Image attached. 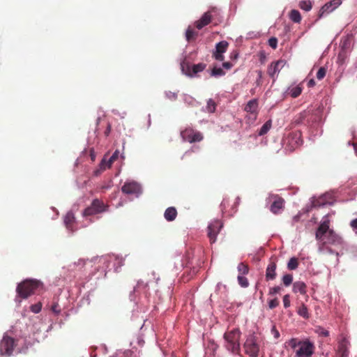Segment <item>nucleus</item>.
<instances>
[{
  "instance_id": "nucleus-1",
  "label": "nucleus",
  "mask_w": 357,
  "mask_h": 357,
  "mask_svg": "<svg viewBox=\"0 0 357 357\" xmlns=\"http://www.w3.org/2000/svg\"><path fill=\"white\" fill-rule=\"evenodd\" d=\"M288 345L295 352L296 357H312L314 352L315 346L309 339L301 340L298 338H291Z\"/></svg>"
},
{
  "instance_id": "nucleus-2",
  "label": "nucleus",
  "mask_w": 357,
  "mask_h": 357,
  "mask_svg": "<svg viewBox=\"0 0 357 357\" xmlns=\"http://www.w3.org/2000/svg\"><path fill=\"white\" fill-rule=\"evenodd\" d=\"M329 226L330 220L326 215L324 218L315 234L316 239L324 244L334 243L338 238L335 232L329 229Z\"/></svg>"
},
{
  "instance_id": "nucleus-3",
  "label": "nucleus",
  "mask_w": 357,
  "mask_h": 357,
  "mask_svg": "<svg viewBox=\"0 0 357 357\" xmlns=\"http://www.w3.org/2000/svg\"><path fill=\"white\" fill-rule=\"evenodd\" d=\"M40 287L42 283L39 280L27 279L18 284L16 291L20 298L25 299L34 294Z\"/></svg>"
},
{
  "instance_id": "nucleus-4",
  "label": "nucleus",
  "mask_w": 357,
  "mask_h": 357,
  "mask_svg": "<svg viewBox=\"0 0 357 357\" xmlns=\"http://www.w3.org/2000/svg\"><path fill=\"white\" fill-rule=\"evenodd\" d=\"M241 333L238 328L227 331L224 334L226 348L233 354H238L240 351V338Z\"/></svg>"
},
{
  "instance_id": "nucleus-5",
  "label": "nucleus",
  "mask_w": 357,
  "mask_h": 357,
  "mask_svg": "<svg viewBox=\"0 0 357 357\" xmlns=\"http://www.w3.org/2000/svg\"><path fill=\"white\" fill-rule=\"evenodd\" d=\"M181 137L185 142L189 143L199 142L203 140L204 136L202 133L192 127H186L184 130L181 131Z\"/></svg>"
},
{
  "instance_id": "nucleus-6",
  "label": "nucleus",
  "mask_w": 357,
  "mask_h": 357,
  "mask_svg": "<svg viewBox=\"0 0 357 357\" xmlns=\"http://www.w3.org/2000/svg\"><path fill=\"white\" fill-rule=\"evenodd\" d=\"M108 207L102 201L95 199L92 201L91 205L84 209L83 215L89 216L103 213L108 210Z\"/></svg>"
},
{
  "instance_id": "nucleus-7",
  "label": "nucleus",
  "mask_w": 357,
  "mask_h": 357,
  "mask_svg": "<svg viewBox=\"0 0 357 357\" xmlns=\"http://www.w3.org/2000/svg\"><path fill=\"white\" fill-rule=\"evenodd\" d=\"M245 353L250 357H258L259 347L257 343L255 337L250 335L244 343Z\"/></svg>"
},
{
  "instance_id": "nucleus-8",
  "label": "nucleus",
  "mask_w": 357,
  "mask_h": 357,
  "mask_svg": "<svg viewBox=\"0 0 357 357\" xmlns=\"http://www.w3.org/2000/svg\"><path fill=\"white\" fill-rule=\"evenodd\" d=\"M15 346V340L9 336H4L0 342V354L10 356Z\"/></svg>"
},
{
  "instance_id": "nucleus-9",
  "label": "nucleus",
  "mask_w": 357,
  "mask_h": 357,
  "mask_svg": "<svg viewBox=\"0 0 357 357\" xmlns=\"http://www.w3.org/2000/svg\"><path fill=\"white\" fill-rule=\"evenodd\" d=\"M286 61L282 59L278 60L276 61L272 62L268 66L267 69V74L270 77L273 79V81L275 82L278 77V75L280 70L285 66Z\"/></svg>"
},
{
  "instance_id": "nucleus-10",
  "label": "nucleus",
  "mask_w": 357,
  "mask_h": 357,
  "mask_svg": "<svg viewBox=\"0 0 357 357\" xmlns=\"http://www.w3.org/2000/svg\"><path fill=\"white\" fill-rule=\"evenodd\" d=\"M121 190L124 194L135 195L138 197L142 193V187L136 181H129L124 183Z\"/></svg>"
},
{
  "instance_id": "nucleus-11",
  "label": "nucleus",
  "mask_w": 357,
  "mask_h": 357,
  "mask_svg": "<svg viewBox=\"0 0 357 357\" xmlns=\"http://www.w3.org/2000/svg\"><path fill=\"white\" fill-rule=\"evenodd\" d=\"M222 227V223L218 220H213L208 226V236L211 243L215 242L216 236Z\"/></svg>"
},
{
  "instance_id": "nucleus-12",
  "label": "nucleus",
  "mask_w": 357,
  "mask_h": 357,
  "mask_svg": "<svg viewBox=\"0 0 357 357\" xmlns=\"http://www.w3.org/2000/svg\"><path fill=\"white\" fill-rule=\"evenodd\" d=\"M335 202V196L333 192H326L312 202L314 207H320L325 205H331Z\"/></svg>"
},
{
  "instance_id": "nucleus-13",
  "label": "nucleus",
  "mask_w": 357,
  "mask_h": 357,
  "mask_svg": "<svg viewBox=\"0 0 357 357\" xmlns=\"http://www.w3.org/2000/svg\"><path fill=\"white\" fill-rule=\"evenodd\" d=\"M228 45L229 43L225 40L220 41L216 44L215 51L213 54L215 59L220 61L224 60L225 56H223V53L227 51Z\"/></svg>"
},
{
  "instance_id": "nucleus-14",
  "label": "nucleus",
  "mask_w": 357,
  "mask_h": 357,
  "mask_svg": "<svg viewBox=\"0 0 357 357\" xmlns=\"http://www.w3.org/2000/svg\"><path fill=\"white\" fill-rule=\"evenodd\" d=\"M271 198L273 199V202L270 206V211L274 214H278L284 206V200L278 195H273Z\"/></svg>"
},
{
  "instance_id": "nucleus-15",
  "label": "nucleus",
  "mask_w": 357,
  "mask_h": 357,
  "mask_svg": "<svg viewBox=\"0 0 357 357\" xmlns=\"http://www.w3.org/2000/svg\"><path fill=\"white\" fill-rule=\"evenodd\" d=\"M342 1L341 0H331V1L324 4L320 9L319 17H321L325 14H328L337 8Z\"/></svg>"
},
{
  "instance_id": "nucleus-16",
  "label": "nucleus",
  "mask_w": 357,
  "mask_h": 357,
  "mask_svg": "<svg viewBox=\"0 0 357 357\" xmlns=\"http://www.w3.org/2000/svg\"><path fill=\"white\" fill-rule=\"evenodd\" d=\"M206 66V65L205 63H199L198 64H194L192 66L188 65L186 66V69H185L184 66H183L182 70L187 75L192 77L197 73L203 71Z\"/></svg>"
},
{
  "instance_id": "nucleus-17",
  "label": "nucleus",
  "mask_w": 357,
  "mask_h": 357,
  "mask_svg": "<svg viewBox=\"0 0 357 357\" xmlns=\"http://www.w3.org/2000/svg\"><path fill=\"white\" fill-rule=\"evenodd\" d=\"M214 10H215V8H213L211 10H208V11L204 13V15L202 16V17L199 20L195 22V26L198 29H201L203 27H204L205 26L210 24V22H211V19H212L211 12L214 11Z\"/></svg>"
},
{
  "instance_id": "nucleus-18",
  "label": "nucleus",
  "mask_w": 357,
  "mask_h": 357,
  "mask_svg": "<svg viewBox=\"0 0 357 357\" xmlns=\"http://www.w3.org/2000/svg\"><path fill=\"white\" fill-rule=\"evenodd\" d=\"M301 137V135L300 132H291L288 135L287 138V143L291 146L292 149H295L300 146L302 143Z\"/></svg>"
},
{
  "instance_id": "nucleus-19",
  "label": "nucleus",
  "mask_w": 357,
  "mask_h": 357,
  "mask_svg": "<svg viewBox=\"0 0 357 357\" xmlns=\"http://www.w3.org/2000/svg\"><path fill=\"white\" fill-rule=\"evenodd\" d=\"M276 268V263L273 261H270L266 270V280L267 281L275 279L277 275Z\"/></svg>"
},
{
  "instance_id": "nucleus-20",
  "label": "nucleus",
  "mask_w": 357,
  "mask_h": 357,
  "mask_svg": "<svg viewBox=\"0 0 357 357\" xmlns=\"http://www.w3.org/2000/svg\"><path fill=\"white\" fill-rule=\"evenodd\" d=\"M348 342L346 339H343L338 344L337 356L339 357H347L349 351L347 348Z\"/></svg>"
},
{
  "instance_id": "nucleus-21",
  "label": "nucleus",
  "mask_w": 357,
  "mask_h": 357,
  "mask_svg": "<svg viewBox=\"0 0 357 357\" xmlns=\"http://www.w3.org/2000/svg\"><path fill=\"white\" fill-rule=\"evenodd\" d=\"M306 289L305 283L302 281L295 282L293 284V291L294 293H300L302 295H305L307 292Z\"/></svg>"
},
{
  "instance_id": "nucleus-22",
  "label": "nucleus",
  "mask_w": 357,
  "mask_h": 357,
  "mask_svg": "<svg viewBox=\"0 0 357 357\" xmlns=\"http://www.w3.org/2000/svg\"><path fill=\"white\" fill-rule=\"evenodd\" d=\"M177 216V211L176 208L171 206L167 208L164 213V217L166 220L171 222L176 219Z\"/></svg>"
},
{
  "instance_id": "nucleus-23",
  "label": "nucleus",
  "mask_w": 357,
  "mask_h": 357,
  "mask_svg": "<svg viewBox=\"0 0 357 357\" xmlns=\"http://www.w3.org/2000/svg\"><path fill=\"white\" fill-rule=\"evenodd\" d=\"M75 222V216L73 212L69 211L66 213L64 217V223L66 228L69 230L73 231V226Z\"/></svg>"
},
{
  "instance_id": "nucleus-24",
  "label": "nucleus",
  "mask_w": 357,
  "mask_h": 357,
  "mask_svg": "<svg viewBox=\"0 0 357 357\" xmlns=\"http://www.w3.org/2000/svg\"><path fill=\"white\" fill-rule=\"evenodd\" d=\"M258 102L257 99L250 100L245 107L244 110L250 113H255L257 110Z\"/></svg>"
},
{
  "instance_id": "nucleus-25",
  "label": "nucleus",
  "mask_w": 357,
  "mask_h": 357,
  "mask_svg": "<svg viewBox=\"0 0 357 357\" xmlns=\"http://www.w3.org/2000/svg\"><path fill=\"white\" fill-rule=\"evenodd\" d=\"M289 93L290 96L292 98H296L298 96H299L301 95V93H302L303 87L301 86V84H298L292 88H289Z\"/></svg>"
},
{
  "instance_id": "nucleus-26",
  "label": "nucleus",
  "mask_w": 357,
  "mask_h": 357,
  "mask_svg": "<svg viewBox=\"0 0 357 357\" xmlns=\"http://www.w3.org/2000/svg\"><path fill=\"white\" fill-rule=\"evenodd\" d=\"M291 20L295 23H300L301 21V15L297 10H292L289 13Z\"/></svg>"
},
{
  "instance_id": "nucleus-27",
  "label": "nucleus",
  "mask_w": 357,
  "mask_h": 357,
  "mask_svg": "<svg viewBox=\"0 0 357 357\" xmlns=\"http://www.w3.org/2000/svg\"><path fill=\"white\" fill-rule=\"evenodd\" d=\"M197 34L198 33L197 31H194L192 28L188 27L185 33L186 40L188 42L194 40H195Z\"/></svg>"
},
{
  "instance_id": "nucleus-28",
  "label": "nucleus",
  "mask_w": 357,
  "mask_h": 357,
  "mask_svg": "<svg viewBox=\"0 0 357 357\" xmlns=\"http://www.w3.org/2000/svg\"><path fill=\"white\" fill-rule=\"evenodd\" d=\"M238 271L240 275H247L249 272V267L243 262L238 265Z\"/></svg>"
},
{
  "instance_id": "nucleus-29",
  "label": "nucleus",
  "mask_w": 357,
  "mask_h": 357,
  "mask_svg": "<svg viewBox=\"0 0 357 357\" xmlns=\"http://www.w3.org/2000/svg\"><path fill=\"white\" fill-rule=\"evenodd\" d=\"M299 7L305 11H309L312 9V3L310 0H303L299 3Z\"/></svg>"
},
{
  "instance_id": "nucleus-30",
  "label": "nucleus",
  "mask_w": 357,
  "mask_h": 357,
  "mask_svg": "<svg viewBox=\"0 0 357 357\" xmlns=\"http://www.w3.org/2000/svg\"><path fill=\"white\" fill-rule=\"evenodd\" d=\"M216 109V103L213 99H209L207 102L206 112L208 113H213Z\"/></svg>"
},
{
  "instance_id": "nucleus-31",
  "label": "nucleus",
  "mask_w": 357,
  "mask_h": 357,
  "mask_svg": "<svg viewBox=\"0 0 357 357\" xmlns=\"http://www.w3.org/2000/svg\"><path fill=\"white\" fill-rule=\"evenodd\" d=\"M298 266V261L296 257H292L289 259L287 264V268L289 270H295Z\"/></svg>"
},
{
  "instance_id": "nucleus-32",
  "label": "nucleus",
  "mask_w": 357,
  "mask_h": 357,
  "mask_svg": "<svg viewBox=\"0 0 357 357\" xmlns=\"http://www.w3.org/2000/svg\"><path fill=\"white\" fill-rule=\"evenodd\" d=\"M298 314L305 319H307L309 317L307 307L304 304L299 307Z\"/></svg>"
},
{
  "instance_id": "nucleus-33",
  "label": "nucleus",
  "mask_w": 357,
  "mask_h": 357,
  "mask_svg": "<svg viewBox=\"0 0 357 357\" xmlns=\"http://www.w3.org/2000/svg\"><path fill=\"white\" fill-rule=\"evenodd\" d=\"M271 127V123L270 121H266L260 128L259 131V135L261 136L268 132Z\"/></svg>"
},
{
  "instance_id": "nucleus-34",
  "label": "nucleus",
  "mask_w": 357,
  "mask_h": 357,
  "mask_svg": "<svg viewBox=\"0 0 357 357\" xmlns=\"http://www.w3.org/2000/svg\"><path fill=\"white\" fill-rule=\"evenodd\" d=\"M282 282L285 287L289 286L293 281V275L291 274H286L282 278Z\"/></svg>"
},
{
  "instance_id": "nucleus-35",
  "label": "nucleus",
  "mask_w": 357,
  "mask_h": 357,
  "mask_svg": "<svg viewBox=\"0 0 357 357\" xmlns=\"http://www.w3.org/2000/svg\"><path fill=\"white\" fill-rule=\"evenodd\" d=\"M115 161L114 159H112V157L109 158L108 161H105V159H102L101 163H100V167L103 169H105L106 168H109L112 163Z\"/></svg>"
},
{
  "instance_id": "nucleus-36",
  "label": "nucleus",
  "mask_w": 357,
  "mask_h": 357,
  "mask_svg": "<svg viewBox=\"0 0 357 357\" xmlns=\"http://www.w3.org/2000/svg\"><path fill=\"white\" fill-rule=\"evenodd\" d=\"M225 71L220 68H213L211 71V76L213 77H220L225 75Z\"/></svg>"
},
{
  "instance_id": "nucleus-37",
  "label": "nucleus",
  "mask_w": 357,
  "mask_h": 357,
  "mask_svg": "<svg viewBox=\"0 0 357 357\" xmlns=\"http://www.w3.org/2000/svg\"><path fill=\"white\" fill-rule=\"evenodd\" d=\"M87 261L84 259H79L77 261L75 262L74 266L75 267L74 269L77 271H82V268L86 265Z\"/></svg>"
},
{
  "instance_id": "nucleus-38",
  "label": "nucleus",
  "mask_w": 357,
  "mask_h": 357,
  "mask_svg": "<svg viewBox=\"0 0 357 357\" xmlns=\"http://www.w3.org/2000/svg\"><path fill=\"white\" fill-rule=\"evenodd\" d=\"M238 284L242 287H248V285H249V282H248V279L243 276V275H238Z\"/></svg>"
},
{
  "instance_id": "nucleus-39",
  "label": "nucleus",
  "mask_w": 357,
  "mask_h": 357,
  "mask_svg": "<svg viewBox=\"0 0 357 357\" xmlns=\"http://www.w3.org/2000/svg\"><path fill=\"white\" fill-rule=\"evenodd\" d=\"M326 68L324 67H321L317 73V78L319 80L322 79L326 76Z\"/></svg>"
},
{
  "instance_id": "nucleus-40",
  "label": "nucleus",
  "mask_w": 357,
  "mask_h": 357,
  "mask_svg": "<svg viewBox=\"0 0 357 357\" xmlns=\"http://www.w3.org/2000/svg\"><path fill=\"white\" fill-rule=\"evenodd\" d=\"M279 304H280V301L277 298L271 299L268 301V307L270 309L275 308L276 307H278L279 305Z\"/></svg>"
},
{
  "instance_id": "nucleus-41",
  "label": "nucleus",
  "mask_w": 357,
  "mask_h": 357,
  "mask_svg": "<svg viewBox=\"0 0 357 357\" xmlns=\"http://www.w3.org/2000/svg\"><path fill=\"white\" fill-rule=\"evenodd\" d=\"M268 45L273 49H276L278 47V39L275 37H272L268 40Z\"/></svg>"
},
{
  "instance_id": "nucleus-42",
  "label": "nucleus",
  "mask_w": 357,
  "mask_h": 357,
  "mask_svg": "<svg viewBox=\"0 0 357 357\" xmlns=\"http://www.w3.org/2000/svg\"><path fill=\"white\" fill-rule=\"evenodd\" d=\"M42 307V304L40 303H38L35 305H32L31 306V310L34 313H38L40 312Z\"/></svg>"
},
{
  "instance_id": "nucleus-43",
  "label": "nucleus",
  "mask_w": 357,
  "mask_h": 357,
  "mask_svg": "<svg viewBox=\"0 0 357 357\" xmlns=\"http://www.w3.org/2000/svg\"><path fill=\"white\" fill-rule=\"evenodd\" d=\"M283 303L285 308L290 306V297L289 294H286L283 296Z\"/></svg>"
},
{
  "instance_id": "nucleus-44",
  "label": "nucleus",
  "mask_w": 357,
  "mask_h": 357,
  "mask_svg": "<svg viewBox=\"0 0 357 357\" xmlns=\"http://www.w3.org/2000/svg\"><path fill=\"white\" fill-rule=\"evenodd\" d=\"M280 290H281V287H279V286L271 287L269 289L268 294L269 295H274V294H278L280 291Z\"/></svg>"
},
{
  "instance_id": "nucleus-45",
  "label": "nucleus",
  "mask_w": 357,
  "mask_h": 357,
  "mask_svg": "<svg viewBox=\"0 0 357 357\" xmlns=\"http://www.w3.org/2000/svg\"><path fill=\"white\" fill-rule=\"evenodd\" d=\"M301 213H298V214H296V215H294L292 218V222L293 223H296V222H298L300 219H301Z\"/></svg>"
},
{
  "instance_id": "nucleus-46",
  "label": "nucleus",
  "mask_w": 357,
  "mask_h": 357,
  "mask_svg": "<svg viewBox=\"0 0 357 357\" xmlns=\"http://www.w3.org/2000/svg\"><path fill=\"white\" fill-rule=\"evenodd\" d=\"M111 129H112V126H111L110 123H107L106 130L104 132L105 136H107V137L109 136V135L110 134V132H111Z\"/></svg>"
},
{
  "instance_id": "nucleus-47",
  "label": "nucleus",
  "mask_w": 357,
  "mask_h": 357,
  "mask_svg": "<svg viewBox=\"0 0 357 357\" xmlns=\"http://www.w3.org/2000/svg\"><path fill=\"white\" fill-rule=\"evenodd\" d=\"M222 66L225 68L229 70V69L231 68V67L233 66V64L231 63H230V62L227 61V62H224L222 63Z\"/></svg>"
},
{
  "instance_id": "nucleus-48",
  "label": "nucleus",
  "mask_w": 357,
  "mask_h": 357,
  "mask_svg": "<svg viewBox=\"0 0 357 357\" xmlns=\"http://www.w3.org/2000/svg\"><path fill=\"white\" fill-rule=\"evenodd\" d=\"M238 53L236 51H233L230 54L231 59H236L238 58Z\"/></svg>"
},
{
  "instance_id": "nucleus-49",
  "label": "nucleus",
  "mask_w": 357,
  "mask_h": 357,
  "mask_svg": "<svg viewBox=\"0 0 357 357\" xmlns=\"http://www.w3.org/2000/svg\"><path fill=\"white\" fill-rule=\"evenodd\" d=\"M351 227H352L354 229H357V218L354 219V220L351 222Z\"/></svg>"
},
{
  "instance_id": "nucleus-50",
  "label": "nucleus",
  "mask_w": 357,
  "mask_h": 357,
  "mask_svg": "<svg viewBox=\"0 0 357 357\" xmlns=\"http://www.w3.org/2000/svg\"><path fill=\"white\" fill-rule=\"evenodd\" d=\"M320 334L324 337H328L329 335V332L324 328H321Z\"/></svg>"
},
{
  "instance_id": "nucleus-51",
  "label": "nucleus",
  "mask_w": 357,
  "mask_h": 357,
  "mask_svg": "<svg viewBox=\"0 0 357 357\" xmlns=\"http://www.w3.org/2000/svg\"><path fill=\"white\" fill-rule=\"evenodd\" d=\"M272 331H273V333H274V336H275V337H276V338L279 337V336H280V333H279V332L276 330V328H275V326H273V328H272Z\"/></svg>"
},
{
  "instance_id": "nucleus-52",
  "label": "nucleus",
  "mask_w": 357,
  "mask_h": 357,
  "mask_svg": "<svg viewBox=\"0 0 357 357\" xmlns=\"http://www.w3.org/2000/svg\"><path fill=\"white\" fill-rule=\"evenodd\" d=\"M315 85V81L313 79H311L307 82L308 87H313Z\"/></svg>"
},
{
  "instance_id": "nucleus-53",
  "label": "nucleus",
  "mask_w": 357,
  "mask_h": 357,
  "mask_svg": "<svg viewBox=\"0 0 357 357\" xmlns=\"http://www.w3.org/2000/svg\"><path fill=\"white\" fill-rule=\"evenodd\" d=\"M59 307V305L58 304H54L52 306V310L56 312V313H59L60 312V310H57V307Z\"/></svg>"
},
{
  "instance_id": "nucleus-54",
  "label": "nucleus",
  "mask_w": 357,
  "mask_h": 357,
  "mask_svg": "<svg viewBox=\"0 0 357 357\" xmlns=\"http://www.w3.org/2000/svg\"><path fill=\"white\" fill-rule=\"evenodd\" d=\"M119 152L118 151H116L111 156L112 159H114L115 160L119 158Z\"/></svg>"
},
{
  "instance_id": "nucleus-55",
  "label": "nucleus",
  "mask_w": 357,
  "mask_h": 357,
  "mask_svg": "<svg viewBox=\"0 0 357 357\" xmlns=\"http://www.w3.org/2000/svg\"><path fill=\"white\" fill-rule=\"evenodd\" d=\"M167 96L170 99H172V98L176 99V94L174 93L169 92V93H167Z\"/></svg>"
},
{
  "instance_id": "nucleus-56",
  "label": "nucleus",
  "mask_w": 357,
  "mask_h": 357,
  "mask_svg": "<svg viewBox=\"0 0 357 357\" xmlns=\"http://www.w3.org/2000/svg\"><path fill=\"white\" fill-rule=\"evenodd\" d=\"M348 144L350 145L351 144V142L349 141ZM351 144L354 146V149L355 152L357 153V143H356L354 142H352Z\"/></svg>"
},
{
  "instance_id": "nucleus-57",
  "label": "nucleus",
  "mask_w": 357,
  "mask_h": 357,
  "mask_svg": "<svg viewBox=\"0 0 357 357\" xmlns=\"http://www.w3.org/2000/svg\"><path fill=\"white\" fill-rule=\"evenodd\" d=\"M258 76H259V78H261V76H262V73H261V71H259V72H258Z\"/></svg>"
}]
</instances>
